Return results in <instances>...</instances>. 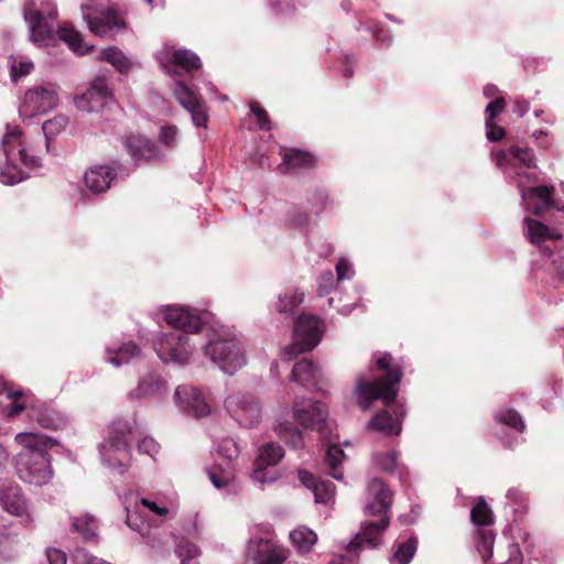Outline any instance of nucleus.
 Wrapping results in <instances>:
<instances>
[{
	"instance_id": "1",
	"label": "nucleus",
	"mask_w": 564,
	"mask_h": 564,
	"mask_svg": "<svg viewBox=\"0 0 564 564\" xmlns=\"http://www.w3.org/2000/svg\"><path fill=\"white\" fill-rule=\"evenodd\" d=\"M15 442L22 446L15 458L18 477L33 488L47 485L54 475L47 451L56 446V441L43 434L21 432L15 435Z\"/></svg>"
},
{
	"instance_id": "2",
	"label": "nucleus",
	"mask_w": 564,
	"mask_h": 564,
	"mask_svg": "<svg viewBox=\"0 0 564 564\" xmlns=\"http://www.w3.org/2000/svg\"><path fill=\"white\" fill-rule=\"evenodd\" d=\"M369 371L373 377L372 380L362 376L356 379L355 393L360 409L367 411L377 400L386 405L394 403L403 377L401 365L395 362L390 352H383L376 359L375 365L369 367Z\"/></svg>"
},
{
	"instance_id": "3",
	"label": "nucleus",
	"mask_w": 564,
	"mask_h": 564,
	"mask_svg": "<svg viewBox=\"0 0 564 564\" xmlns=\"http://www.w3.org/2000/svg\"><path fill=\"white\" fill-rule=\"evenodd\" d=\"M24 18L29 25L30 39L37 46H55L58 41H63L77 55H84L94 47L84 44L82 34L69 23L56 24L57 11L53 4L40 9L28 6L24 9Z\"/></svg>"
},
{
	"instance_id": "4",
	"label": "nucleus",
	"mask_w": 564,
	"mask_h": 564,
	"mask_svg": "<svg viewBox=\"0 0 564 564\" xmlns=\"http://www.w3.org/2000/svg\"><path fill=\"white\" fill-rule=\"evenodd\" d=\"M138 434L134 419H119L110 426L108 437L100 443L99 454L102 464L122 473L130 459V440Z\"/></svg>"
},
{
	"instance_id": "5",
	"label": "nucleus",
	"mask_w": 564,
	"mask_h": 564,
	"mask_svg": "<svg viewBox=\"0 0 564 564\" xmlns=\"http://www.w3.org/2000/svg\"><path fill=\"white\" fill-rule=\"evenodd\" d=\"M1 149L6 162L0 167V182L4 185H14L26 177L19 164L35 169L40 166L36 156L28 155L21 131L18 128L8 129L1 141Z\"/></svg>"
},
{
	"instance_id": "6",
	"label": "nucleus",
	"mask_w": 564,
	"mask_h": 564,
	"mask_svg": "<svg viewBox=\"0 0 564 564\" xmlns=\"http://www.w3.org/2000/svg\"><path fill=\"white\" fill-rule=\"evenodd\" d=\"M203 349L204 355L228 375H234L247 364L242 343L228 332L214 334Z\"/></svg>"
},
{
	"instance_id": "7",
	"label": "nucleus",
	"mask_w": 564,
	"mask_h": 564,
	"mask_svg": "<svg viewBox=\"0 0 564 564\" xmlns=\"http://www.w3.org/2000/svg\"><path fill=\"white\" fill-rule=\"evenodd\" d=\"M159 358L165 364L186 365L194 351L189 336L180 330L169 334L161 333L153 343Z\"/></svg>"
},
{
	"instance_id": "8",
	"label": "nucleus",
	"mask_w": 564,
	"mask_h": 564,
	"mask_svg": "<svg viewBox=\"0 0 564 564\" xmlns=\"http://www.w3.org/2000/svg\"><path fill=\"white\" fill-rule=\"evenodd\" d=\"M58 104V87L55 84H44L25 91L19 107L23 120L46 113Z\"/></svg>"
},
{
	"instance_id": "9",
	"label": "nucleus",
	"mask_w": 564,
	"mask_h": 564,
	"mask_svg": "<svg viewBox=\"0 0 564 564\" xmlns=\"http://www.w3.org/2000/svg\"><path fill=\"white\" fill-rule=\"evenodd\" d=\"M225 409L243 427H253L261 419L260 403L251 394L235 393L229 395L225 400Z\"/></svg>"
},
{
	"instance_id": "10",
	"label": "nucleus",
	"mask_w": 564,
	"mask_h": 564,
	"mask_svg": "<svg viewBox=\"0 0 564 564\" xmlns=\"http://www.w3.org/2000/svg\"><path fill=\"white\" fill-rule=\"evenodd\" d=\"M284 455V448L276 442H269L259 446L251 480L260 485L275 481L278 478L275 473L268 470V468L276 466Z\"/></svg>"
},
{
	"instance_id": "11",
	"label": "nucleus",
	"mask_w": 564,
	"mask_h": 564,
	"mask_svg": "<svg viewBox=\"0 0 564 564\" xmlns=\"http://www.w3.org/2000/svg\"><path fill=\"white\" fill-rule=\"evenodd\" d=\"M317 345V317L314 314H301L294 322L293 341L286 348L288 355H297L313 349Z\"/></svg>"
},
{
	"instance_id": "12",
	"label": "nucleus",
	"mask_w": 564,
	"mask_h": 564,
	"mask_svg": "<svg viewBox=\"0 0 564 564\" xmlns=\"http://www.w3.org/2000/svg\"><path fill=\"white\" fill-rule=\"evenodd\" d=\"M206 317V312L197 313L184 306H165L163 308V319L166 324L184 334L198 332L203 324L207 323Z\"/></svg>"
},
{
	"instance_id": "13",
	"label": "nucleus",
	"mask_w": 564,
	"mask_h": 564,
	"mask_svg": "<svg viewBox=\"0 0 564 564\" xmlns=\"http://www.w3.org/2000/svg\"><path fill=\"white\" fill-rule=\"evenodd\" d=\"M206 317V312L197 313L184 306H165L163 308V319L166 324L184 334L198 332L203 324L207 323Z\"/></svg>"
},
{
	"instance_id": "14",
	"label": "nucleus",
	"mask_w": 564,
	"mask_h": 564,
	"mask_svg": "<svg viewBox=\"0 0 564 564\" xmlns=\"http://www.w3.org/2000/svg\"><path fill=\"white\" fill-rule=\"evenodd\" d=\"M280 155L282 162L278 165V171L286 176H304L315 166L314 154L301 149L281 148Z\"/></svg>"
},
{
	"instance_id": "15",
	"label": "nucleus",
	"mask_w": 564,
	"mask_h": 564,
	"mask_svg": "<svg viewBox=\"0 0 564 564\" xmlns=\"http://www.w3.org/2000/svg\"><path fill=\"white\" fill-rule=\"evenodd\" d=\"M93 8L82 6L83 18L87 21L89 30L100 36H113L126 28L124 21L113 10L101 11L96 18L91 17Z\"/></svg>"
},
{
	"instance_id": "16",
	"label": "nucleus",
	"mask_w": 564,
	"mask_h": 564,
	"mask_svg": "<svg viewBox=\"0 0 564 564\" xmlns=\"http://www.w3.org/2000/svg\"><path fill=\"white\" fill-rule=\"evenodd\" d=\"M390 523L389 516H383L378 520L364 521L359 532L354 539L345 545V550L361 551L365 545L377 547L382 543V538Z\"/></svg>"
},
{
	"instance_id": "17",
	"label": "nucleus",
	"mask_w": 564,
	"mask_h": 564,
	"mask_svg": "<svg viewBox=\"0 0 564 564\" xmlns=\"http://www.w3.org/2000/svg\"><path fill=\"white\" fill-rule=\"evenodd\" d=\"M111 98L106 78L97 77L83 95L75 98V105L82 111L93 112L106 106Z\"/></svg>"
},
{
	"instance_id": "18",
	"label": "nucleus",
	"mask_w": 564,
	"mask_h": 564,
	"mask_svg": "<svg viewBox=\"0 0 564 564\" xmlns=\"http://www.w3.org/2000/svg\"><path fill=\"white\" fill-rule=\"evenodd\" d=\"M174 400L181 410L195 417H204L210 413V406L202 392L193 386L183 384L177 387Z\"/></svg>"
},
{
	"instance_id": "19",
	"label": "nucleus",
	"mask_w": 564,
	"mask_h": 564,
	"mask_svg": "<svg viewBox=\"0 0 564 564\" xmlns=\"http://www.w3.org/2000/svg\"><path fill=\"white\" fill-rule=\"evenodd\" d=\"M174 96L177 101L191 113L192 121L196 127H206L208 116L202 98L195 94L183 82H176Z\"/></svg>"
},
{
	"instance_id": "20",
	"label": "nucleus",
	"mask_w": 564,
	"mask_h": 564,
	"mask_svg": "<svg viewBox=\"0 0 564 564\" xmlns=\"http://www.w3.org/2000/svg\"><path fill=\"white\" fill-rule=\"evenodd\" d=\"M249 552L253 553L257 564H282L289 556V550L269 540L250 541Z\"/></svg>"
},
{
	"instance_id": "21",
	"label": "nucleus",
	"mask_w": 564,
	"mask_h": 564,
	"mask_svg": "<svg viewBox=\"0 0 564 564\" xmlns=\"http://www.w3.org/2000/svg\"><path fill=\"white\" fill-rule=\"evenodd\" d=\"M166 393V380L156 372H149L139 379L137 387L128 395L130 399H154L162 398Z\"/></svg>"
},
{
	"instance_id": "22",
	"label": "nucleus",
	"mask_w": 564,
	"mask_h": 564,
	"mask_svg": "<svg viewBox=\"0 0 564 564\" xmlns=\"http://www.w3.org/2000/svg\"><path fill=\"white\" fill-rule=\"evenodd\" d=\"M159 61L162 65L171 63L186 72L198 69L202 66L200 58L194 52L185 48H175L172 45L163 47L159 53Z\"/></svg>"
},
{
	"instance_id": "23",
	"label": "nucleus",
	"mask_w": 564,
	"mask_h": 564,
	"mask_svg": "<svg viewBox=\"0 0 564 564\" xmlns=\"http://www.w3.org/2000/svg\"><path fill=\"white\" fill-rule=\"evenodd\" d=\"M29 419L48 430H61L67 424V417L63 413L42 402L30 405Z\"/></svg>"
},
{
	"instance_id": "24",
	"label": "nucleus",
	"mask_w": 564,
	"mask_h": 564,
	"mask_svg": "<svg viewBox=\"0 0 564 564\" xmlns=\"http://www.w3.org/2000/svg\"><path fill=\"white\" fill-rule=\"evenodd\" d=\"M127 152L130 156L139 162L141 160L145 162L160 160L161 154L156 147L143 135H130L124 140L123 143Z\"/></svg>"
},
{
	"instance_id": "25",
	"label": "nucleus",
	"mask_w": 564,
	"mask_h": 564,
	"mask_svg": "<svg viewBox=\"0 0 564 564\" xmlns=\"http://www.w3.org/2000/svg\"><path fill=\"white\" fill-rule=\"evenodd\" d=\"M140 357L141 349L132 341L123 344L113 343L106 347V361L117 368L128 365Z\"/></svg>"
},
{
	"instance_id": "26",
	"label": "nucleus",
	"mask_w": 564,
	"mask_h": 564,
	"mask_svg": "<svg viewBox=\"0 0 564 564\" xmlns=\"http://www.w3.org/2000/svg\"><path fill=\"white\" fill-rule=\"evenodd\" d=\"M6 393L9 399L12 400V403L9 408L8 414L9 416L19 415L24 410L30 412L31 404H37L39 401L34 400L32 397L25 394V392L21 389H14L3 379H0V394Z\"/></svg>"
},
{
	"instance_id": "27",
	"label": "nucleus",
	"mask_w": 564,
	"mask_h": 564,
	"mask_svg": "<svg viewBox=\"0 0 564 564\" xmlns=\"http://www.w3.org/2000/svg\"><path fill=\"white\" fill-rule=\"evenodd\" d=\"M115 178L113 170L107 165L94 166L85 173L84 182L93 193H102Z\"/></svg>"
},
{
	"instance_id": "28",
	"label": "nucleus",
	"mask_w": 564,
	"mask_h": 564,
	"mask_svg": "<svg viewBox=\"0 0 564 564\" xmlns=\"http://www.w3.org/2000/svg\"><path fill=\"white\" fill-rule=\"evenodd\" d=\"M292 380L307 391H315L317 383V368L315 362L306 358L297 361L292 370Z\"/></svg>"
},
{
	"instance_id": "29",
	"label": "nucleus",
	"mask_w": 564,
	"mask_h": 564,
	"mask_svg": "<svg viewBox=\"0 0 564 564\" xmlns=\"http://www.w3.org/2000/svg\"><path fill=\"white\" fill-rule=\"evenodd\" d=\"M554 187L547 185H539L534 187H530L527 192V197L529 200L538 199L540 203L531 206L533 214L536 216L544 215L547 210L552 208H556L554 198Z\"/></svg>"
},
{
	"instance_id": "30",
	"label": "nucleus",
	"mask_w": 564,
	"mask_h": 564,
	"mask_svg": "<svg viewBox=\"0 0 564 564\" xmlns=\"http://www.w3.org/2000/svg\"><path fill=\"white\" fill-rule=\"evenodd\" d=\"M369 427L388 436H398L402 432L401 423L394 420L392 413L387 409L380 410L373 415L369 422Z\"/></svg>"
},
{
	"instance_id": "31",
	"label": "nucleus",
	"mask_w": 564,
	"mask_h": 564,
	"mask_svg": "<svg viewBox=\"0 0 564 564\" xmlns=\"http://www.w3.org/2000/svg\"><path fill=\"white\" fill-rule=\"evenodd\" d=\"M316 402L312 399L295 402L294 416L305 429H314L316 424Z\"/></svg>"
},
{
	"instance_id": "32",
	"label": "nucleus",
	"mask_w": 564,
	"mask_h": 564,
	"mask_svg": "<svg viewBox=\"0 0 564 564\" xmlns=\"http://www.w3.org/2000/svg\"><path fill=\"white\" fill-rule=\"evenodd\" d=\"M304 293L299 290H289L278 296L274 305L280 314H295V310L304 302Z\"/></svg>"
},
{
	"instance_id": "33",
	"label": "nucleus",
	"mask_w": 564,
	"mask_h": 564,
	"mask_svg": "<svg viewBox=\"0 0 564 564\" xmlns=\"http://www.w3.org/2000/svg\"><path fill=\"white\" fill-rule=\"evenodd\" d=\"M290 539L297 552L305 554L312 550L317 535L307 527L300 525L290 532Z\"/></svg>"
},
{
	"instance_id": "34",
	"label": "nucleus",
	"mask_w": 564,
	"mask_h": 564,
	"mask_svg": "<svg viewBox=\"0 0 564 564\" xmlns=\"http://www.w3.org/2000/svg\"><path fill=\"white\" fill-rule=\"evenodd\" d=\"M345 458V452L338 444L328 443L326 445L325 463L330 469V476L335 479L343 478L341 463Z\"/></svg>"
},
{
	"instance_id": "35",
	"label": "nucleus",
	"mask_w": 564,
	"mask_h": 564,
	"mask_svg": "<svg viewBox=\"0 0 564 564\" xmlns=\"http://www.w3.org/2000/svg\"><path fill=\"white\" fill-rule=\"evenodd\" d=\"M392 496H369L364 512L369 517H378L381 519L383 516H388L390 507L392 505Z\"/></svg>"
},
{
	"instance_id": "36",
	"label": "nucleus",
	"mask_w": 564,
	"mask_h": 564,
	"mask_svg": "<svg viewBox=\"0 0 564 564\" xmlns=\"http://www.w3.org/2000/svg\"><path fill=\"white\" fill-rule=\"evenodd\" d=\"M274 431L280 438L284 440L294 448H300L304 445V436L302 432L295 429L292 423L280 422L274 426Z\"/></svg>"
},
{
	"instance_id": "37",
	"label": "nucleus",
	"mask_w": 564,
	"mask_h": 564,
	"mask_svg": "<svg viewBox=\"0 0 564 564\" xmlns=\"http://www.w3.org/2000/svg\"><path fill=\"white\" fill-rule=\"evenodd\" d=\"M100 59L110 63L119 73H127L131 67L129 58L117 47H108L100 53Z\"/></svg>"
},
{
	"instance_id": "38",
	"label": "nucleus",
	"mask_w": 564,
	"mask_h": 564,
	"mask_svg": "<svg viewBox=\"0 0 564 564\" xmlns=\"http://www.w3.org/2000/svg\"><path fill=\"white\" fill-rule=\"evenodd\" d=\"M495 534L491 529L479 528L477 531L476 546L484 562L492 557Z\"/></svg>"
},
{
	"instance_id": "39",
	"label": "nucleus",
	"mask_w": 564,
	"mask_h": 564,
	"mask_svg": "<svg viewBox=\"0 0 564 564\" xmlns=\"http://www.w3.org/2000/svg\"><path fill=\"white\" fill-rule=\"evenodd\" d=\"M470 520L475 525L486 528L492 524L494 513L487 502L480 498L470 511Z\"/></svg>"
},
{
	"instance_id": "40",
	"label": "nucleus",
	"mask_w": 564,
	"mask_h": 564,
	"mask_svg": "<svg viewBox=\"0 0 564 564\" xmlns=\"http://www.w3.org/2000/svg\"><path fill=\"white\" fill-rule=\"evenodd\" d=\"M416 546L417 540L415 536H411L404 542L397 543L393 553L394 560L399 564H409L416 552Z\"/></svg>"
},
{
	"instance_id": "41",
	"label": "nucleus",
	"mask_w": 564,
	"mask_h": 564,
	"mask_svg": "<svg viewBox=\"0 0 564 564\" xmlns=\"http://www.w3.org/2000/svg\"><path fill=\"white\" fill-rule=\"evenodd\" d=\"M0 506L12 516L29 517L28 506L23 496H0Z\"/></svg>"
},
{
	"instance_id": "42",
	"label": "nucleus",
	"mask_w": 564,
	"mask_h": 564,
	"mask_svg": "<svg viewBox=\"0 0 564 564\" xmlns=\"http://www.w3.org/2000/svg\"><path fill=\"white\" fill-rule=\"evenodd\" d=\"M524 223L527 225L528 236L533 245H539L547 239L550 228L546 225L530 217H527Z\"/></svg>"
},
{
	"instance_id": "43",
	"label": "nucleus",
	"mask_w": 564,
	"mask_h": 564,
	"mask_svg": "<svg viewBox=\"0 0 564 564\" xmlns=\"http://www.w3.org/2000/svg\"><path fill=\"white\" fill-rule=\"evenodd\" d=\"M175 554L180 558L181 564H188L191 560L199 556L200 551L197 545L182 538L175 542Z\"/></svg>"
},
{
	"instance_id": "44",
	"label": "nucleus",
	"mask_w": 564,
	"mask_h": 564,
	"mask_svg": "<svg viewBox=\"0 0 564 564\" xmlns=\"http://www.w3.org/2000/svg\"><path fill=\"white\" fill-rule=\"evenodd\" d=\"M72 525L76 531L80 532L85 539L95 536L98 529L96 518L90 514L75 519Z\"/></svg>"
},
{
	"instance_id": "45",
	"label": "nucleus",
	"mask_w": 564,
	"mask_h": 564,
	"mask_svg": "<svg viewBox=\"0 0 564 564\" xmlns=\"http://www.w3.org/2000/svg\"><path fill=\"white\" fill-rule=\"evenodd\" d=\"M496 421L498 423L506 424L519 432H522L524 429L522 417L517 411L512 409L501 410L497 412Z\"/></svg>"
},
{
	"instance_id": "46",
	"label": "nucleus",
	"mask_w": 564,
	"mask_h": 564,
	"mask_svg": "<svg viewBox=\"0 0 564 564\" xmlns=\"http://www.w3.org/2000/svg\"><path fill=\"white\" fill-rule=\"evenodd\" d=\"M68 119L63 115L55 116L54 118L46 120L42 124V131L46 140L54 138L62 132L67 126Z\"/></svg>"
},
{
	"instance_id": "47",
	"label": "nucleus",
	"mask_w": 564,
	"mask_h": 564,
	"mask_svg": "<svg viewBox=\"0 0 564 564\" xmlns=\"http://www.w3.org/2000/svg\"><path fill=\"white\" fill-rule=\"evenodd\" d=\"M509 153L512 159L519 161L523 166L528 169L535 167V159L532 151L528 147H521L518 144L509 148Z\"/></svg>"
},
{
	"instance_id": "48",
	"label": "nucleus",
	"mask_w": 564,
	"mask_h": 564,
	"mask_svg": "<svg viewBox=\"0 0 564 564\" xmlns=\"http://www.w3.org/2000/svg\"><path fill=\"white\" fill-rule=\"evenodd\" d=\"M288 224L303 232L307 231L310 218L302 207H294L289 212Z\"/></svg>"
},
{
	"instance_id": "49",
	"label": "nucleus",
	"mask_w": 564,
	"mask_h": 564,
	"mask_svg": "<svg viewBox=\"0 0 564 564\" xmlns=\"http://www.w3.org/2000/svg\"><path fill=\"white\" fill-rule=\"evenodd\" d=\"M217 452L225 459L232 462L238 458L240 448L234 438L226 437L218 443Z\"/></svg>"
},
{
	"instance_id": "50",
	"label": "nucleus",
	"mask_w": 564,
	"mask_h": 564,
	"mask_svg": "<svg viewBox=\"0 0 564 564\" xmlns=\"http://www.w3.org/2000/svg\"><path fill=\"white\" fill-rule=\"evenodd\" d=\"M206 475L217 490H227L232 481V476L224 470L208 468Z\"/></svg>"
},
{
	"instance_id": "51",
	"label": "nucleus",
	"mask_w": 564,
	"mask_h": 564,
	"mask_svg": "<svg viewBox=\"0 0 564 564\" xmlns=\"http://www.w3.org/2000/svg\"><path fill=\"white\" fill-rule=\"evenodd\" d=\"M399 453L391 451L384 454H376L375 460L379 468L392 474L397 469Z\"/></svg>"
},
{
	"instance_id": "52",
	"label": "nucleus",
	"mask_w": 564,
	"mask_h": 564,
	"mask_svg": "<svg viewBox=\"0 0 564 564\" xmlns=\"http://www.w3.org/2000/svg\"><path fill=\"white\" fill-rule=\"evenodd\" d=\"M138 451L155 458L160 451V444L154 438L144 436L138 442Z\"/></svg>"
},
{
	"instance_id": "53",
	"label": "nucleus",
	"mask_w": 564,
	"mask_h": 564,
	"mask_svg": "<svg viewBox=\"0 0 564 564\" xmlns=\"http://www.w3.org/2000/svg\"><path fill=\"white\" fill-rule=\"evenodd\" d=\"M347 554H335L328 564H359V550H346Z\"/></svg>"
},
{
	"instance_id": "54",
	"label": "nucleus",
	"mask_w": 564,
	"mask_h": 564,
	"mask_svg": "<svg viewBox=\"0 0 564 564\" xmlns=\"http://www.w3.org/2000/svg\"><path fill=\"white\" fill-rule=\"evenodd\" d=\"M506 105V99L503 97H498L490 101L486 107V121H495V118L505 110Z\"/></svg>"
},
{
	"instance_id": "55",
	"label": "nucleus",
	"mask_w": 564,
	"mask_h": 564,
	"mask_svg": "<svg viewBox=\"0 0 564 564\" xmlns=\"http://www.w3.org/2000/svg\"><path fill=\"white\" fill-rule=\"evenodd\" d=\"M33 68V63L30 61L13 62L11 65V79L18 82L19 78L28 75Z\"/></svg>"
},
{
	"instance_id": "56",
	"label": "nucleus",
	"mask_w": 564,
	"mask_h": 564,
	"mask_svg": "<svg viewBox=\"0 0 564 564\" xmlns=\"http://www.w3.org/2000/svg\"><path fill=\"white\" fill-rule=\"evenodd\" d=\"M18 542L17 534L9 528H3L0 532V551L8 552Z\"/></svg>"
},
{
	"instance_id": "57",
	"label": "nucleus",
	"mask_w": 564,
	"mask_h": 564,
	"mask_svg": "<svg viewBox=\"0 0 564 564\" xmlns=\"http://www.w3.org/2000/svg\"><path fill=\"white\" fill-rule=\"evenodd\" d=\"M251 112L257 117L258 124L261 130H270L271 123L268 117L267 111L260 107L258 104L252 102L250 105Z\"/></svg>"
},
{
	"instance_id": "58",
	"label": "nucleus",
	"mask_w": 564,
	"mask_h": 564,
	"mask_svg": "<svg viewBox=\"0 0 564 564\" xmlns=\"http://www.w3.org/2000/svg\"><path fill=\"white\" fill-rule=\"evenodd\" d=\"M487 129V139L491 142L500 141L506 135V130L498 126L495 121H485Z\"/></svg>"
},
{
	"instance_id": "59",
	"label": "nucleus",
	"mask_w": 564,
	"mask_h": 564,
	"mask_svg": "<svg viewBox=\"0 0 564 564\" xmlns=\"http://www.w3.org/2000/svg\"><path fill=\"white\" fill-rule=\"evenodd\" d=\"M177 128L175 126H165L160 130V141L167 147L175 144Z\"/></svg>"
},
{
	"instance_id": "60",
	"label": "nucleus",
	"mask_w": 564,
	"mask_h": 564,
	"mask_svg": "<svg viewBox=\"0 0 564 564\" xmlns=\"http://www.w3.org/2000/svg\"><path fill=\"white\" fill-rule=\"evenodd\" d=\"M299 479L306 489L312 490L313 494H317V479L312 473L305 469H300Z\"/></svg>"
},
{
	"instance_id": "61",
	"label": "nucleus",
	"mask_w": 564,
	"mask_h": 564,
	"mask_svg": "<svg viewBox=\"0 0 564 564\" xmlns=\"http://www.w3.org/2000/svg\"><path fill=\"white\" fill-rule=\"evenodd\" d=\"M47 564H66L67 556L59 549L50 547L46 551Z\"/></svg>"
},
{
	"instance_id": "62",
	"label": "nucleus",
	"mask_w": 564,
	"mask_h": 564,
	"mask_svg": "<svg viewBox=\"0 0 564 564\" xmlns=\"http://www.w3.org/2000/svg\"><path fill=\"white\" fill-rule=\"evenodd\" d=\"M141 503L158 516H165L169 512L165 506L159 505L155 500L150 499V497H142Z\"/></svg>"
},
{
	"instance_id": "63",
	"label": "nucleus",
	"mask_w": 564,
	"mask_h": 564,
	"mask_svg": "<svg viewBox=\"0 0 564 564\" xmlns=\"http://www.w3.org/2000/svg\"><path fill=\"white\" fill-rule=\"evenodd\" d=\"M350 271V264L346 259H339L336 264L337 281L348 279V272Z\"/></svg>"
},
{
	"instance_id": "64",
	"label": "nucleus",
	"mask_w": 564,
	"mask_h": 564,
	"mask_svg": "<svg viewBox=\"0 0 564 564\" xmlns=\"http://www.w3.org/2000/svg\"><path fill=\"white\" fill-rule=\"evenodd\" d=\"M271 2L274 10L280 13H292L295 10L294 4L290 0H271Z\"/></svg>"
}]
</instances>
